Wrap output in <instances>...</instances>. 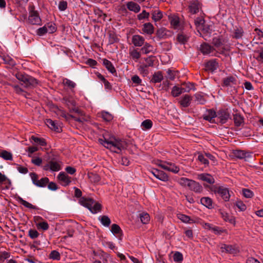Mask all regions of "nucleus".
<instances>
[{
    "label": "nucleus",
    "instance_id": "dca6fc26",
    "mask_svg": "<svg viewBox=\"0 0 263 263\" xmlns=\"http://www.w3.org/2000/svg\"><path fill=\"white\" fill-rule=\"evenodd\" d=\"M11 184L10 180L0 172V189H9Z\"/></svg>",
    "mask_w": 263,
    "mask_h": 263
},
{
    "label": "nucleus",
    "instance_id": "9b49d317",
    "mask_svg": "<svg viewBox=\"0 0 263 263\" xmlns=\"http://www.w3.org/2000/svg\"><path fill=\"white\" fill-rule=\"evenodd\" d=\"M212 44L214 45V48L216 49L217 54L223 53L224 48L223 42L221 37H214L213 39Z\"/></svg>",
    "mask_w": 263,
    "mask_h": 263
},
{
    "label": "nucleus",
    "instance_id": "58836bf2",
    "mask_svg": "<svg viewBox=\"0 0 263 263\" xmlns=\"http://www.w3.org/2000/svg\"><path fill=\"white\" fill-rule=\"evenodd\" d=\"M222 217L223 219L227 221H229L230 223L235 224V218L232 216L229 215L227 213H222Z\"/></svg>",
    "mask_w": 263,
    "mask_h": 263
},
{
    "label": "nucleus",
    "instance_id": "a878e982",
    "mask_svg": "<svg viewBox=\"0 0 263 263\" xmlns=\"http://www.w3.org/2000/svg\"><path fill=\"white\" fill-rule=\"evenodd\" d=\"M200 203L209 209H211L213 208V201L210 197H204L201 198L200 199Z\"/></svg>",
    "mask_w": 263,
    "mask_h": 263
},
{
    "label": "nucleus",
    "instance_id": "69168bd1",
    "mask_svg": "<svg viewBox=\"0 0 263 263\" xmlns=\"http://www.w3.org/2000/svg\"><path fill=\"white\" fill-rule=\"evenodd\" d=\"M149 13L146 11L143 10L141 13L138 15V18L139 20H143L144 18H147L149 17Z\"/></svg>",
    "mask_w": 263,
    "mask_h": 263
},
{
    "label": "nucleus",
    "instance_id": "393cba45",
    "mask_svg": "<svg viewBox=\"0 0 263 263\" xmlns=\"http://www.w3.org/2000/svg\"><path fill=\"white\" fill-rule=\"evenodd\" d=\"M127 8L132 11L135 13H138L140 10V6L137 3L134 2H129L126 4Z\"/></svg>",
    "mask_w": 263,
    "mask_h": 263
},
{
    "label": "nucleus",
    "instance_id": "423d86ee",
    "mask_svg": "<svg viewBox=\"0 0 263 263\" xmlns=\"http://www.w3.org/2000/svg\"><path fill=\"white\" fill-rule=\"evenodd\" d=\"M157 164L163 169L174 173H177L179 171V168L178 166L170 162L159 161Z\"/></svg>",
    "mask_w": 263,
    "mask_h": 263
},
{
    "label": "nucleus",
    "instance_id": "473e14b6",
    "mask_svg": "<svg viewBox=\"0 0 263 263\" xmlns=\"http://www.w3.org/2000/svg\"><path fill=\"white\" fill-rule=\"evenodd\" d=\"M152 19L155 22H157L162 18V13L158 9L155 10L152 12Z\"/></svg>",
    "mask_w": 263,
    "mask_h": 263
},
{
    "label": "nucleus",
    "instance_id": "f3484780",
    "mask_svg": "<svg viewBox=\"0 0 263 263\" xmlns=\"http://www.w3.org/2000/svg\"><path fill=\"white\" fill-rule=\"evenodd\" d=\"M197 178L210 184H213L215 182L214 177L211 174L208 173L198 174Z\"/></svg>",
    "mask_w": 263,
    "mask_h": 263
},
{
    "label": "nucleus",
    "instance_id": "6ab92c4d",
    "mask_svg": "<svg viewBox=\"0 0 263 263\" xmlns=\"http://www.w3.org/2000/svg\"><path fill=\"white\" fill-rule=\"evenodd\" d=\"M45 123L51 130L57 132H60L61 130V126L57 122L51 119H47Z\"/></svg>",
    "mask_w": 263,
    "mask_h": 263
},
{
    "label": "nucleus",
    "instance_id": "8fccbe9b",
    "mask_svg": "<svg viewBox=\"0 0 263 263\" xmlns=\"http://www.w3.org/2000/svg\"><path fill=\"white\" fill-rule=\"evenodd\" d=\"M101 116L103 119L106 121H110L113 119L112 116L108 112H102Z\"/></svg>",
    "mask_w": 263,
    "mask_h": 263
},
{
    "label": "nucleus",
    "instance_id": "1a4fd4ad",
    "mask_svg": "<svg viewBox=\"0 0 263 263\" xmlns=\"http://www.w3.org/2000/svg\"><path fill=\"white\" fill-rule=\"evenodd\" d=\"M43 170L45 171H51L52 172H58L61 169V162L51 160L47 164L43 166Z\"/></svg>",
    "mask_w": 263,
    "mask_h": 263
},
{
    "label": "nucleus",
    "instance_id": "c756f323",
    "mask_svg": "<svg viewBox=\"0 0 263 263\" xmlns=\"http://www.w3.org/2000/svg\"><path fill=\"white\" fill-rule=\"evenodd\" d=\"M177 216L179 219L184 223H192L195 222L193 219H191V218L187 215L179 213L177 215Z\"/></svg>",
    "mask_w": 263,
    "mask_h": 263
},
{
    "label": "nucleus",
    "instance_id": "a211bd4d",
    "mask_svg": "<svg viewBox=\"0 0 263 263\" xmlns=\"http://www.w3.org/2000/svg\"><path fill=\"white\" fill-rule=\"evenodd\" d=\"M219 67V65L216 60L214 59L208 61L205 65V70L214 72Z\"/></svg>",
    "mask_w": 263,
    "mask_h": 263
},
{
    "label": "nucleus",
    "instance_id": "4be33fe9",
    "mask_svg": "<svg viewBox=\"0 0 263 263\" xmlns=\"http://www.w3.org/2000/svg\"><path fill=\"white\" fill-rule=\"evenodd\" d=\"M217 115L216 112L213 110H208L203 115V119L205 120L209 121L210 122H215V118H216Z\"/></svg>",
    "mask_w": 263,
    "mask_h": 263
},
{
    "label": "nucleus",
    "instance_id": "f03ea898",
    "mask_svg": "<svg viewBox=\"0 0 263 263\" xmlns=\"http://www.w3.org/2000/svg\"><path fill=\"white\" fill-rule=\"evenodd\" d=\"M80 203L87 208L93 214L97 213L101 209V205L98 202H96L92 199L89 198L82 197L79 200Z\"/></svg>",
    "mask_w": 263,
    "mask_h": 263
},
{
    "label": "nucleus",
    "instance_id": "ddd939ff",
    "mask_svg": "<svg viewBox=\"0 0 263 263\" xmlns=\"http://www.w3.org/2000/svg\"><path fill=\"white\" fill-rule=\"evenodd\" d=\"M60 183L63 186H67L71 182V178L65 172H60L57 176Z\"/></svg>",
    "mask_w": 263,
    "mask_h": 263
},
{
    "label": "nucleus",
    "instance_id": "0e129e2a",
    "mask_svg": "<svg viewBox=\"0 0 263 263\" xmlns=\"http://www.w3.org/2000/svg\"><path fill=\"white\" fill-rule=\"evenodd\" d=\"M236 205L241 211H244L247 209L246 205L241 201H237Z\"/></svg>",
    "mask_w": 263,
    "mask_h": 263
},
{
    "label": "nucleus",
    "instance_id": "2f4dec72",
    "mask_svg": "<svg viewBox=\"0 0 263 263\" xmlns=\"http://www.w3.org/2000/svg\"><path fill=\"white\" fill-rule=\"evenodd\" d=\"M163 79V76L161 71L155 72L152 79L153 82L156 83L160 82Z\"/></svg>",
    "mask_w": 263,
    "mask_h": 263
},
{
    "label": "nucleus",
    "instance_id": "774afa93",
    "mask_svg": "<svg viewBox=\"0 0 263 263\" xmlns=\"http://www.w3.org/2000/svg\"><path fill=\"white\" fill-rule=\"evenodd\" d=\"M31 162L36 166H40L42 163V159L39 157H34L32 159Z\"/></svg>",
    "mask_w": 263,
    "mask_h": 263
},
{
    "label": "nucleus",
    "instance_id": "6e6d98bb",
    "mask_svg": "<svg viewBox=\"0 0 263 263\" xmlns=\"http://www.w3.org/2000/svg\"><path fill=\"white\" fill-rule=\"evenodd\" d=\"M195 101L198 104H203L205 102V100L204 99L203 96L199 93H196L195 95Z\"/></svg>",
    "mask_w": 263,
    "mask_h": 263
},
{
    "label": "nucleus",
    "instance_id": "bf43d9fd",
    "mask_svg": "<svg viewBox=\"0 0 263 263\" xmlns=\"http://www.w3.org/2000/svg\"><path fill=\"white\" fill-rule=\"evenodd\" d=\"M21 203L24 206L31 209H36V207L30 203L27 202V201L23 200V199H20Z\"/></svg>",
    "mask_w": 263,
    "mask_h": 263
},
{
    "label": "nucleus",
    "instance_id": "4468645a",
    "mask_svg": "<svg viewBox=\"0 0 263 263\" xmlns=\"http://www.w3.org/2000/svg\"><path fill=\"white\" fill-rule=\"evenodd\" d=\"M151 173L156 178L164 182H166L168 180V176L167 175L162 171L153 168L152 170Z\"/></svg>",
    "mask_w": 263,
    "mask_h": 263
},
{
    "label": "nucleus",
    "instance_id": "37998d69",
    "mask_svg": "<svg viewBox=\"0 0 263 263\" xmlns=\"http://www.w3.org/2000/svg\"><path fill=\"white\" fill-rule=\"evenodd\" d=\"M49 182V179L47 177L41 178L40 180H38L36 183L35 185L39 187H44Z\"/></svg>",
    "mask_w": 263,
    "mask_h": 263
},
{
    "label": "nucleus",
    "instance_id": "aec40b11",
    "mask_svg": "<svg viewBox=\"0 0 263 263\" xmlns=\"http://www.w3.org/2000/svg\"><path fill=\"white\" fill-rule=\"evenodd\" d=\"M192 101V97L189 95H185L180 99L179 103L183 107H187L190 106Z\"/></svg>",
    "mask_w": 263,
    "mask_h": 263
},
{
    "label": "nucleus",
    "instance_id": "c03bdc74",
    "mask_svg": "<svg viewBox=\"0 0 263 263\" xmlns=\"http://www.w3.org/2000/svg\"><path fill=\"white\" fill-rule=\"evenodd\" d=\"M153 50V47L152 46L148 43H145L144 46L141 48V51L143 53L147 54Z\"/></svg>",
    "mask_w": 263,
    "mask_h": 263
},
{
    "label": "nucleus",
    "instance_id": "e2e57ef3",
    "mask_svg": "<svg viewBox=\"0 0 263 263\" xmlns=\"http://www.w3.org/2000/svg\"><path fill=\"white\" fill-rule=\"evenodd\" d=\"M153 125V123L150 120H145L142 122L141 125L145 129H150Z\"/></svg>",
    "mask_w": 263,
    "mask_h": 263
},
{
    "label": "nucleus",
    "instance_id": "79ce46f5",
    "mask_svg": "<svg viewBox=\"0 0 263 263\" xmlns=\"http://www.w3.org/2000/svg\"><path fill=\"white\" fill-rule=\"evenodd\" d=\"M191 181V179L184 177H182L178 180V182L181 186H187L189 187Z\"/></svg>",
    "mask_w": 263,
    "mask_h": 263
},
{
    "label": "nucleus",
    "instance_id": "7c9ffc66",
    "mask_svg": "<svg viewBox=\"0 0 263 263\" xmlns=\"http://www.w3.org/2000/svg\"><path fill=\"white\" fill-rule=\"evenodd\" d=\"M110 231L114 235L117 236L121 235L122 233V231L120 227L117 224L111 225Z\"/></svg>",
    "mask_w": 263,
    "mask_h": 263
},
{
    "label": "nucleus",
    "instance_id": "72a5a7b5",
    "mask_svg": "<svg viewBox=\"0 0 263 263\" xmlns=\"http://www.w3.org/2000/svg\"><path fill=\"white\" fill-rule=\"evenodd\" d=\"M45 27L48 33H52L57 30V27L52 22H49L45 24Z\"/></svg>",
    "mask_w": 263,
    "mask_h": 263
},
{
    "label": "nucleus",
    "instance_id": "5701e85b",
    "mask_svg": "<svg viewBox=\"0 0 263 263\" xmlns=\"http://www.w3.org/2000/svg\"><path fill=\"white\" fill-rule=\"evenodd\" d=\"M189 189L196 193H200L203 190L202 186L199 183L193 180H191L189 186Z\"/></svg>",
    "mask_w": 263,
    "mask_h": 263
},
{
    "label": "nucleus",
    "instance_id": "3c124183",
    "mask_svg": "<svg viewBox=\"0 0 263 263\" xmlns=\"http://www.w3.org/2000/svg\"><path fill=\"white\" fill-rule=\"evenodd\" d=\"M36 228L38 230L46 231L49 229V226L47 222L44 220L43 222L39 223V225L36 226Z\"/></svg>",
    "mask_w": 263,
    "mask_h": 263
},
{
    "label": "nucleus",
    "instance_id": "13d9d810",
    "mask_svg": "<svg viewBox=\"0 0 263 263\" xmlns=\"http://www.w3.org/2000/svg\"><path fill=\"white\" fill-rule=\"evenodd\" d=\"M235 156L239 159L245 158L246 154L244 151L241 150H236L234 152Z\"/></svg>",
    "mask_w": 263,
    "mask_h": 263
},
{
    "label": "nucleus",
    "instance_id": "412c9836",
    "mask_svg": "<svg viewBox=\"0 0 263 263\" xmlns=\"http://www.w3.org/2000/svg\"><path fill=\"white\" fill-rule=\"evenodd\" d=\"M169 20L172 27L174 29H180V22L178 16L172 15L169 16Z\"/></svg>",
    "mask_w": 263,
    "mask_h": 263
},
{
    "label": "nucleus",
    "instance_id": "864d4df0",
    "mask_svg": "<svg viewBox=\"0 0 263 263\" xmlns=\"http://www.w3.org/2000/svg\"><path fill=\"white\" fill-rule=\"evenodd\" d=\"M49 258L53 260H59L60 259V254L59 252L53 250L49 254Z\"/></svg>",
    "mask_w": 263,
    "mask_h": 263
},
{
    "label": "nucleus",
    "instance_id": "c85d7f7f",
    "mask_svg": "<svg viewBox=\"0 0 263 263\" xmlns=\"http://www.w3.org/2000/svg\"><path fill=\"white\" fill-rule=\"evenodd\" d=\"M103 64L110 72L111 73L116 72L115 68L110 61L104 59L103 60Z\"/></svg>",
    "mask_w": 263,
    "mask_h": 263
},
{
    "label": "nucleus",
    "instance_id": "338daca9",
    "mask_svg": "<svg viewBox=\"0 0 263 263\" xmlns=\"http://www.w3.org/2000/svg\"><path fill=\"white\" fill-rule=\"evenodd\" d=\"M48 33L45 26L43 27L40 28L36 31V34L39 36H42Z\"/></svg>",
    "mask_w": 263,
    "mask_h": 263
},
{
    "label": "nucleus",
    "instance_id": "ea45409f",
    "mask_svg": "<svg viewBox=\"0 0 263 263\" xmlns=\"http://www.w3.org/2000/svg\"><path fill=\"white\" fill-rule=\"evenodd\" d=\"M141 221L143 224H147L150 220V216L147 213H142L140 214Z\"/></svg>",
    "mask_w": 263,
    "mask_h": 263
},
{
    "label": "nucleus",
    "instance_id": "0eeeda50",
    "mask_svg": "<svg viewBox=\"0 0 263 263\" xmlns=\"http://www.w3.org/2000/svg\"><path fill=\"white\" fill-rule=\"evenodd\" d=\"M200 50L203 55H209L211 56H216V49L213 46L208 43H203L200 45Z\"/></svg>",
    "mask_w": 263,
    "mask_h": 263
},
{
    "label": "nucleus",
    "instance_id": "603ef678",
    "mask_svg": "<svg viewBox=\"0 0 263 263\" xmlns=\"http://www.w3.org/2000/svg\"><path fill=\"white\" fill-rule=\"evenodd\" d=\"M129 54L134 60H138L141 56L140 53L137 49L130 50Z\"/></svg>",
    "mask_w": 263,
    "mask_h": 263
},
{
    "label": "nucleus",
    "instance_id": "a18cd8bd",
    "mask_svg": "<svg viewBox=\"0 0 263 263\" xmlns=\"http://www.w3.org/2000/svg\"><path fill=\"white\" fill-rule=\"evenodd\" d=\"M234 121L235 125L239 126L243 123V119L240 115L236 114L234 116Z\"/></svg>",
    "mask_w": 263,
    "mask_h": 263
},
{
    "label": "nucleus",
    "instance_id": "bb28decb",
    "mask_svg": "<svg viewBox=\"0 0 263 263\" xmlns=\"http://www.w3.org/2000/svg\"><path fill=\"white\" fill-rule=\"evenodd\" d=\"M236 79L234 77H228L223 80V85L226 86H232L236 84Z\"/></svg>",
    "mask_w": 263,
    "mask_h": 263
},
{
    "label": "nucleus",
    "instance_id": "6e6552de",
    "mask_svg": "<svg viewBox=\"0 0 263 263\" xmlns=\"http://www.w3.org/2000/svg\"><path fill=\"white\" fill-rule=\"evenodd\" d=\"M186 85V88L175 86L172 88L171 94L174 97H178L182 93L189 92L191 89L192 85L191 84H183L182 85Z\"/></svg>",
    "mask_w": 263,
    "mask_h": 263
},
{
    "label": "nucleus",
    "instance_id": "b1692460",
    "mask_svg": "<svg viewBox=\"0 0 263 263\" xmlns=\"http://www.w3.org/2000/svg\"><path fill=\"white\" fill-rule=\"evenodd\" d=\"M132 42L135 46L140 47L144 44V39L139 35H135L132 37Z\"/></svg>",
    "mask_w": 263,
    "mask_h": 263
},
{
    "label": "nucleus",
    "instance_id": "cd10ccee",
    "mask_svg": "<svg viewBox=\"0 0 263 263\" xmlns=\"http://www.w3.org/2000/svg\"><path fill=\"white\" fill-rule=\"evenodd\" d=\"M154 28L153 25L150 23H145L143 25L142 31L148 34H152L153 33Z\"/></svg>",
    "mask_w": 263,
    "mask_h": 263
},
{
    "label": "nucleus",
    "instance_id": "de8ad7c7",
    "mask_svg": "<svg viewBox=\"0 0 263 263\" xmlns=\"http://www.w3.org/2000/svg\"><path fill=\"white\" fill-rule=\"evenodd\" d=\"M147 66L145 64H142L139 66L138 68V70L141 74L143 75V76L145 77L147 76L148 73V71L147 70Z\"/></svg>",
    "mask_w": 263,
    "mask_h": 263
},
{
    "label": "nucleus",
    "instance_id": "39448f33",
    "mask_svg": "<svg viewBox=\"0 0 263 263\" xmlns=\"http://www.w3.org/2000/svg\"><path fill=\"white\" fill-rule=\"evenodd\" d=\"M29 15L28 17L29 22L33 25H40L41 24V19L37 11L34 10V6H30L29 8Z\"/></svg>",
    "mask_w": 263,
    "mask_h": 263
},
{
    "label": "nucleus",
    "instance_id": "7ed1b4c3",
    "mask_svg": "<svg viewBox=\"0 0 263 263\" xmlns=\"http://www.w3.org/2000/svg\"><path fill=\"white\" fill-rule=\"evenodd\" d=\"M205 187H208L209 190L214 193L217 196H220L225 201H228L230 199V195L229 190L227 187L217 185L207 186L204 185Z\"/></svg>",
    "mask_w": 263,
    "mask_h": 263
},
{
    "label": "nucleus",
    "instance_id": "20e7f679",
    "mask_svg": "<svg viewBox=\"0 0 263 263\" xmlns=\"http://www.w3.org/2000/svg\"><path fill=\"white\" fill-rule=\"evenodd\" d=\"M16 78L19 81L22 82L23 83L22 84L27 88L34 87L38 83L37 80L35 78L22 73H16Z\"/></svg>",
    "mask_w": 263,
    "mask_h": 263
},
{
    "label": "nucleus",
    "instance_id": "c9c22d12",
    "mask_svg": "<svg viewBox=\"0 0 263 263\" xmlns=\"http://www.w3.org/2000/svg\"><path fill=\"white\" fill-rule=\"evenodd\" d=\"M177 39L179 43L184 44L187 42L189 36L182 32L178 34Z\"/></svg>",
    "mask_w": 263,
    "mask_h": 263
},
{
    "label": "nucleus",
    "instance_id": "49530a36",
    "mask_svg": "<svg viewBox=\"0 0 263 263\" xmlns=\"http://www.w3.org/2000/svg\"><path fill=\"white\" fill-rule=\"evenodd\" d=\"M88 178L91 182L97 183L100 181V178L97 174L93 173H89L88 174Z\"/></svg>",
    "mask_w": 263,
    "mask_h": 263
},
{
    "label": "nucleus",
    "instance_id": "4c0bfd02",
    "mask_svg": "<svg viewBox=\"0 0 263 263\" xmlns=\"http://www.w3.org/2000/svg\"><path fill=\"white\" fill-rule=\"evenodd\" d=\"M93 12L96 16H97L98 17V18H100V20H103V21L105 20L106 15L105 13H104L102 10H101L99 8H95L93 9Z\"/></svg>",
    "mask_w": 263,
    "mask_h": 263
},
{
    "label": "nucleus",
    "instance_id": "680f3d73",
    "mask_svg": "<svg viewBox=\"0 0 263 263\" xmlns=\"http://www.w3.org/2000/svg\"><path fill=\"white\" fill-rule=\"evenodd\" d=\"M198 159L201 163L205 165H208L209 163V160L207 159V158H205V156L202 154H199L198 156Z\"/></svg>",
    "mask_w": 263,
    "mask_h": 263
},
{
    "label": "nucleus",
    "instance_id": "5fc2aeb1",
    "mask_svg": "<svg viewBox=\"0 0 263 263\" xmlns=\"http://www.w3.org/2000/svg\"><path fill=\"white\" fill-rule=\"evenodd\" d=\"M242 194L243 195L246 197L248 198H251L253 197L254 193L253 192L247 189H243L242 190Z\"/></svg>",
    "mask_w": 263,
    "mask_h": 263
},
{
    "label": "nucleus",
    "instance_id": "052dcab7",
    "mask_svg": "<svg viewBox=\"0 0 263 263\" xmlns=\"http://www.w3.org/2000/svg\"><path fill=\"white\" fill-rule=\"evenodd\" d=\"M28 236L31 239H35L39 237V233L35 230L30 229L28 231Z\"/></svg>",
    "mask_w": 263,
    "mask_h": 263
},
{
    "label": "nucleus",
    "instance_id": "f8f14e48",
    "mask_svg": "<svg viewBox=\"0 0 263 263\" xmlns=\"http://www.w3.org/2000/svg\"><path fill=\"white\" fill-rule=\"evenodd\" d=\"M201 4L197 0L191 1L188 6L189 12L192 14H196L201 10Z\"/></svg>",
    "mask_w": 263,
    "mask_h": 263
},
{
    "label": "nucleus",
    "instance_id": "f257e3e1",
    "mask_svg": "<svg viewBox=\"0 0 263 263\" xmlns=\"http://www.w3.org/2000/svg\"><path fill=\"white\" fill-rule=\"evenodd\" d=\"M99 143L111 152L119 153L126 148V142L124 140L116 138L114 136L108 137L104 135L102 138L99 139Z\"/></svg>",
    "mask_w": 263,
    "mask_h": 263
},
{
    "label": "nucleus",
    "instance_id": "4d7b16f0",
    "mask_svg": "<svg viewBox=\"0 0 263 263\" xmlns=\"http://www.w3.org/2000/svg\"><path fill=\"white\" fill-rule=\"evenodd\" d=\"M173 259L175 262H180L183 260V255L181 253L176 252L174 255Z\"/></svg>",
    "mask_w": 263,
    "mask_h": 263
},
{
    "label": "nucleus",
    "instance_id": "2eb2a0df",
    "mask_svg": "<svg viewBox=\"0 0 263 263\" xmlns=\"http://www.w3.org/2000/svg\"><path fill=\"white\" fill-rule=\"evenodd\" d=\"M216 118L220 123L224 124L230 119V115L227 110H221L218 112Z\"/></svg>",
    "mask_w": 263,
    "mask_h": 263
},
{
    "label": "nucleus",
    "instance_id": "f704fd0d",
    "mask_svg": "<svg viewBox=\"0 0 263 263\" xmlns=\"http://www.w3.org/2000/svg\"><path fill=\"white\" fill-rule=\"evenodd\" d=\"M99 219L101 223L105 227H108L111 223L110 219L106 215L100 216Z\"/></svg>",
    "mask_w": 263,
    "mask_h": 263
},
{
    "label": "nucleus",
    "instance_id": "a19ab883",
    "mask_svg": "<svg viewBox=\"0 0 263 263\" xmlns=\"http://www.w3.org/2000/svg\"><path fill=\"white\" fill-rule=\"evenodd\" d=\"M205 21L202 17H197L195 20V24L196 25L197 31L203 26L205 24Z\"/></svg>",
    "mask_w": 263,
    "mask_h": 263
},
{
    "label": "nucleus",
    "instance_id": "9d476101",
    "mask_svg": "<svg viewBox=\"0 0 263 263\" xmlns=\"http://www.w3.org/2000/svg\"><path fill=\"white\" fill-rule=\"evenodd\" d=\"M212 26L209 24L205 23L201 28H200L198 32L199 33L205 40L210 36L212 32Z\"/></svg>",
    "mask_w": 263,
    "mask_h": 263
},
{
    "label": "nucleus",
    "instance_id": "e433bc0d",
    "mask_svg": "<svg viewBox=\"0 0 263 263\" xmlns=\"http://www.w3.org/2000/svg\"><path fill=\"white\" fill-rule=\"evenodd\" d=\"M0 157L6 160H11L12 159L11 153L5 150L0 151Z\"/></svg>",
    "mask_w": 263,
    "mask_h": 263
},
{
    "label": "nucleus",
    "instance_id": "09e8293b",
    "mask_svg": "<svg viewBox=\"0 0 263 263\" xmlns=\"http://www.w3.org/2000/svg\"><path fill=\"white\" fill-rule=\"evenodd\" d=\"M31 139L36 143H37L41 146H44L46 145V142L43 138H40L32 136Z\"/></svg>",
    "mask_w": 263,
    "mask_h": 263
}]
</instances>
